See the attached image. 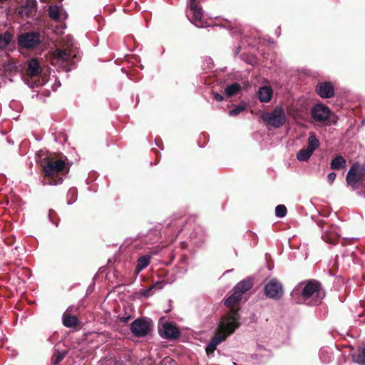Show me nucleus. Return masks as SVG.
<instances>
[{
  "instance_id": "33",
  "label": "nucleus",
  "mask_w": 365,
  "mask_h": 365,
  "mask_svg": "<svg viewBox=\"0 0 365 365\" xmlns=\"http://www.w3.org/2000/svg\"><path fill=\"white\" fill-rule=\"evenodd\" d=\"M335 178H336V173H334V172H331V173H329L328 175H327L328 181L331 184L333 183V182L334 181Z\"/></svg>"
},
{
  "instance_id": "4",
  "label": "nucleus",
  "mask_w": 365,
  "mask_h": 365,
  "mask_svg": "<svg viewBox=\"0 0 365 365\" xmlns=\"http://www.w3.org/2000/svg\"><path fill=\"white\" fill-rule=\"evenodd\" d=\"M260 118L267 126H271L274 128L282 127L287 121L284 110L280 106H276L270 112L263 113Z\"/></svg>"
},
{
  "instance_id": "35",
  "label": "nucleus",
  "mask_w": 365,
  "mask_h": 365,
  "mask_svg": "<svg viewBox=\"0 0 365 365\" xmlns=\"http://www.w3.org/2000/svg\"><path fill=\"white\" fill-rule=\"evenodd\" d=\"M214 98L217 101H221L223 100V96L217 93H215Z\"/></svg>"
},
{
  "instance_id": "26",
  "label": "nucleus",
  "mask_w": 365,
  "mask_h": 365,
  "mask_svg": "<svg viewBox=\"0 0 365 365\" xmlns=\"http://www.w3.org/2000/svg\"><path fill=\"white\" fill-rule=\"evenodd\" d=\"M322 239L324 242L329 244H336L338 241V235L335 233H333V231H326L322 235Z\"/></svg>"
},
{
  "instance_id": "40",
  "label": "nucleus",
  "mask_w": 365,
  "mask_h": 365,
  "mask_svg": "<svg viewBox=\"0 0 365 365\" xmlns=\"http://www.w3.org/2000/svg\"><path fill=\"white\" fill-rule=\"evenodd\" d=\"M230 24H231V22H230V21H228V22H227V25H226L225 26L230 27Z\"/></svg>"
},
{
  "instance_id": "6",
  "label": "nucleus",
  "mask_w": 365,
  "mask_h": 365,
  "mask_svg": "<svg viewBox=\"0 0 365 365\" xmlns=\"http://www.w3.org/2000/svg\"><path fill=\"white\" fill-rule=\"evenodd\" d=\"M41 36L38 32H26L18 37V43L20 47L26 49L36 48L41 43Z\"/></svg>"
},
{
  "instance_id": "5",
  "label": "nucleus",
  "mask_w": 365,
  "mask_h": 365,
  "mask_svg": "<svg viewBox=\"0 0 365 365\" xmlns=\"http://www.w3.org/2000/svg\"><path fill=\"white\" fill-rule=\"evenodd\" d=\"M78 60V52L73 49L63 51L56 49L51 58V64L54 66L59 65L62 68H66L70 63H73Z\"/></svg>"
},
{
  "instance_id": "24",
  "label": "nucleus",
  "mask_w": 365,
  "mask_h": 365,
  "mask_svg": "<svg viewBox=\"0 0 365 365\" xmlns=\"http://www.w3.org/2000/svg\"><path fill=\"white\" fill-rule=\"evenodd\" d=\"M313 152L311 149H309L308 148H303L297 154V159L301 162L307 161L310 158Z\"/></svg>"
},
{
  "instance_id": "25",
  "label": "nucleus",
  "mask_w": 365,
  "mask_h": 365,
  "mask_svg": "<svg viewBox=\"0 0 365 365\" xmlns=\"http://www.w3.org/2000/svg\"><path fill=\"white\" fill-rule=\"evenodd\" d=\"M242 299L240 294L236 293L233 290V293L225 302V304L227 307H232L237 304Z\"/></svg>"
},
{
  "instance_id": "11",
  "label": "nucleus",
  "mask_w": 365,
  "mask_h": 365,
  "mask_svg": "<svg viewBox=\"0 0 365 365\" xmlns=\"http://www.w3.org/2000/svg\"><path fill=\"white\" fill-rule=\"evenodd\" d=\"M264 290L265 295L273 299H279L284 294L282 284L274 278L264 285Z\"/></svg>"
},
{
  "instance_id": "17",
  "label": "nucleus",
  "mask_w": 365,
  "mask_h": 365,
  "mask_svg": "<svg viewBox=\"0 0 365 365\" xmlns=\"http://www.w3.org/2000/svg\"><path fill=\"white\" fill-rule=\"evenodd\" d=\"M64 14L63 9L61 6H51L48 8V15L50 18L56 21H59Z\"/></svg>"
},
{
  "instance_id": "8",
  "label": "nucleus",
  "mask_w": 365,
  "mask_h": 365,
  "mask_svg": "<svg viewBox=\"0 0 365 365\" xmlns=\"http://www.w3.org/2000/svg\"><path fill=\"white\" fill-rule=\"evenodd\" d=\"M188 6L190 11L192 13V17L190 19V15L187 17L190 21L199 28H205L209 26V24L204 21L202 7L196 2V0H190Z\"/></svg>"
},
{
  "instance_id": "38",
  "label": "nucleus",
  "mask_w": 365,
  "mask_h": 365,
  "mask_svg": "<svg viewBox=\"0 0 365 365\" xmlns=\"http://www.w3.org/2000/svg\"><path fill=\"white\" fill-rule=\"evenodd\" d=\"M359 195L365 198V192H359Z\"/></svg>"
},
{
  "instance_id": "34",
  "label": "nucleus",
  "mask_w": 365,
  "mask_h": 365,
  "mask_svg": "<svg viewBox=\"0 0 365 365\" xmlns=\"http://www.w3.org/2000/svg\"><path fill=\"white\" fill-rule=\"evenodd\" d=\"M153 288V287L152 286L149 289H145L143 292V295L146 297H150L152 294L151 291H152Z\"/></svg>"
},
{
  "instance_id": "12",
  "label": "nucleus",
  "mask_w": 365,
  "mask_h": 365,
  "mask_svg": "<svg viewBox=\"0 0 365 365\" xmlns=\"http://www.w3.org/2000/svg\"><path fill=\"white\" fill-rule=\"evenodd\" d=\"M160 335L164 339H177L180 336L178 327L172 323L165 322L158 327Z\"/></svg>"
},
{
  "instance_id": "29",
  "label": "nucleus",
  "mask_w": 365,
  "mask_h": 365,
  "mask_svg": "<svg viewBox=\"0 0 365 365\" xmlns=\"http://www.w3.org/2000/svg\"><path fill=\"white\" fill-rule=\"evenodd\" d=\"M66 354L67 351L55 350L51 358L52 363L54 364L55 365L58 364L64 359Z\"/></svg>"
},
{
  "instance_id": "2",
  "label": "nucleus",
  "mask_w": 365,
  "mask_h": 365,
  "mask_svg": "<svg viewBox=\"0 0 365 365\" xmlns=\"http://www.w3.org/2000/svg\"><path fill=\"white\" fill-rule=\"evenodd\" d=\"M301 293V299L297 300V303H307V304L315 306L320 304L324 294L321 288V284L317 281L312 280L302 282L294 289L292 297Z\"/></svg>"
},
{
  "instance_id": "36",
  "label": "nucleus",
  "mask_w": 365,
  "mask_h": 365,
  "mask_svg": "<svg viewBox=\"0 0 365 365\" xmlns=\"http://www.w3.org/2000/svg\"><path fill=\"white\" fill-rule=\"evenodd\" d=\"M129 319H130V317H122V318L120 319V320H121L122 322H128V320Z\"/></svg>"
},
{
  "instance_id": "20",
  "label": "nucleus",
  "mask_w": 365,
  "mask_h": 365,
  "mask_svg": "<svg viewBox=\"0 0 365 365\" xmlns=\"http://www.w3.org/2000/svg\"><path fill=\"white\" fill-rule=\"evenodd\" d=\"M150 257L149 255H143L138 258L137 261V266L135 268V272L137 273L140 272L143 269H144L150 263Z\"/></svg>"
},
{
  "instance_id": "10",
  "label": "nucleus",
  "mask_w": 365,
  "mask_h": 365,
  "mask_svg": "<svg viewBox=\"0 0 365 365\" xmlns=\"http://www.w3.org/2000/svg\"><path fill=\"white\" fill-rule=\"evenodd\" d=\"M310 114L316 122L325 123L329 119L331 110L327 106L318 103L311 108Z\"/></svg>"
},
{
  "instance_id": "37",
  "label": "nucleus",
  "mask_w": 365,
  "mask_h": 365,
  "mask_svg": "<svg viewBox=\"0 0 365 365\" xmlns=\"http://www.w3.org/2000/svg\"><path fill=\"white\" fill-rule=\"evenodd\" d=\"M240 51V46H238V47L236 48V50L235 51V55H237V54L239 53Z\"/></svg>"
},
{
  "instance_id": "39",
  "label": "nucleus",
  "mask_w": 365,
  "mask_h": 365,
  "mask_svg": "<svg viewBox=\"0 0 365 365\" xmlns=\"http://www.w3.org/2000/svg\"><path fill=\"white\" fill-rule=\"evenodd\" d=\"M56 86H57V87H58V86H61V83H60V82H59V81H56Z\"/></svg>"
},
{
  "instance_id": "22",
  "label": "nucleus",
  "mask_w": 365,
  "mask_h": 365,
  "mask_svg": "<svg viewBox=\"0 0 365 365\" xmlns=\"http://www.w3.org/2000/svg\"><path fill=\"white\" fill-rule=\"evenodd\" d=\"M353 361L359 364L365 365V348H359L352 356Z\"/></svg>"
},
{
  "instance_id": "3",
  "label": "nucleus",
  "mask_w": 365,
  "mask_h": 365,
  "mask_svg": "<svg viewBox=\"0 0 365 365\" xmlns=\"http://www.w3.org/2000/svg\"><path fill=\"white\" fill-rule=\"evenodd\" d=\"M66 168V162L63 160H49L44 166L43 170L46 178L41 180L43 185H57L63 182V177L60 176L59 173Z\"/></svg>"
},
{
  "instance_id": "30",
  "label": "nucleus",
  "mask_w": 365,
  "mask_h": 365,
  "mask_svg": "<svg viewBox=\"0 0 365 365\" xmlns=\"http://www.w3.org/2000/svg\"><path fill=\"white\" fill-rule=\"evenodd\" d=\"M77 190L75 187H71L69 189L67 193L68 197V205L73 204L77 200Z\"/></svg>"
},
{
  "instance_id": "7",
  "label": "nucleus",
  "mask_w": 365,
  "mask_h": 365,
  "mask_svg": "<svg viewBox=\"0 0 365 365\" xmlns=\"http://www.w3.org/2000/svg\"><path fill=\"white\" fill-rule=\"evenodd\" d=\"M153 324L150 320L144 318H138L130 324V330L136 337H143L152 331Z\"/></svg>"
},
{
  "instance_id": "28",
  "label": "nucleus",
  "mask_w": 365,
  "mask_h": 365,
  "mask_svg": "<svg viewBox=\"0 0 365 365\" xmlns=\"http://www.w3.org/2000/svg\"><path fill=\"white\" fill-rule=\"evenodd\" d=\"M241 89V86L239 83H235L231 85H229L225 88V94L228 97H231L235 95L237 92H239Z\"/></svg>"
},
{
  "instance_id": "16",
  "label": "nucleus",
  "mask_w": 365,
  "mask_h": 365,
  "mask_svg": "<svg viewBox=\"0 0 365 365\" xmlns=\"http://www.w3.org/2000/svg\"><path fill=\"white\" fill-rule=\"evenodd\" d=\"M252 283L251 281L242 280L235 285L233 290L236 293L240 294V295L242 297V294L245 293L247 291L250 290L252 288Z\"/></svg>"
},
{
  "instance_id": "18",
  "label": "nucleus",
  "mask_w": 365,
  "mask_h": 365,
  "mask_svg": "<svg viewBox=\"0 0 365 365\" xmlns=\"http://www.w3.org/2000/svg\"><path fill=\"white\" fill-rule=\"evenodd\" d=\"M346 160L341 155H338L334 158L330 163V168L333 170H340L346 167Z\"/></svg>"
},
{
  "instance_id": "32",
  "label": "nucleus",
  "mask_w": 365,
  "mask_h": 365,
  "mask_svg": "<svg viewBox=\"0 0 365 365\" xmlns=\"http://www.w3.org/2000/svg\"><path fill=\"white\" fill-rule=\"evenodd\" d=\"M245 109V106H239L236 107L235 108L230 110L229 111V115L231 116H235L239 115L242 110Z\"/></svg>"
},
{
  "instance_id": "19",
  "label": "nucleus",
  "mask_w": 365,
  "mask_h": 365,
  "mask_svg": "<svg viewBox=\"0 0 365 365\" xmlns=\"http://www.w3.org/2000/svg\"><path fill=\"white\" fill-rule=\"evenodd\" d=\"M319 357L322 363L328 364L333 360V354L329 348H322L319 352Z\"/></svg>"
},
{
  "instance_id": "9",
  "label": "nucleus",
  "mask_w": 365,
  "mask_h": 365,
  "mask_svg": "<svg viewBox=\"0 0 365 365\" xmlns=\"http://www.w3.org/2000/svg\"><path fill=\"white\" fill-rule=\"evenodd\" d=\"M364 168L359 163L352 165L346 174L347 184L355 190L358 187V184L361 181Z\"/></svg>"
},
{
  "instance_id": "23",
  "label": "nucleus",
  "mask_w": 365,
  "mask_h": 365,
  "mask_svg": "<svg viewBox=\"0 0 365 365\" xmlns=\"http://www.w3.org/2000/svg\"><path fill=\"white\" fill-rule=\"evenodd\" d=\"M11 41V35L9 32L6 31L0 34V51L6 48Z\"/></svg>"
},
{
  "instance_id": "15",
  "label": "nucleus",
  "mask_w": 365,
  "mask_h": 365,
  "mask_svg": "<svg viewBox=\"0 0 365 365\" xmlns=\"http://www.w3.org/2000/svg\"><path fill=\"white\" fill-rule=\"evenodd\" d=\"M41 68L39 62L36 58H32L28 64L27 73L31 77L36 76L41 73Z\"/></svg>"
},
{
  "instance_id": "27",
  "label": "nucleus",
  "mask_w": 365,
  "mask_h": 365,
  "mask_svg": "<svg viewBox=\"0 0 365 365\" xmlns=\"http://www.w3.org/2000/svg\"><path fill=\"white\" fill-rule=\"evenodd\" d=\"M319 146V141L314 133H311L308 138L309 149L314 153V151Z\"/></svg>"
},
{
  "instance_id": "41",
  "label": "nucleus",
  "mask_w": 365,
  "mask_h": 365,
  "mask_svg": "<svg viewBox=\"0 0 365 365\" xmlns=\"http://www.w3.org/2000/svg\"><path fill=\"white\" fill-rule=\"evenodd\" d=\"M235 365H237L236 364H235Z\"/></svg>"
},
{
  "instance_id": "14",
  "label": "nucleus",
  "mask_w": 365,
  "mask_h": 365,
  "mask_svg": "<svg viewBox=\"0 0 365 365\" xmlns=\"http://www.w3.org/2000/svg\"><path fill=\"white\" fill-rule=\"evenodd\" d=\"M258 98L261 102L268 103L272 96V89L269 86H262L258 91Z\"/></svg>"
},
{
  "instance_id": "1",
  "label": "nucleus",
  "mask_w": 365,
  "mask_h": 365,
  "mask_svg": "<svg viewBox=\"0 0 365 365\" xmlns=\"http://www.w3.org/2000/svg\"><path fill=\"white\" fill-rule=\"evenodd\" d=\"M240 326L239 314L237 311L232 310L219 322L215 336L210 339L206 347L208 356L213 354L217 345L224 341Z\"/></svg>"
},
{
  "instance_id": "31",
  "label": "nucleus",
  "mask_w": 365,
  "mask_h": 365,
  "mask_svg": "<svg viewBox=\"0 0 365 365\" xmlns=\"http://www.w3.org/2000/svg\"><path fill=\"white\" fill-rule=\"evenodd\" d=\"M287 212V207L284 205H279L275 207V215L277 217H284Z\"/></svg>"
},
{
  "instance_id": "13",
  "label": "nucleus",
  "mask_w": 365,
  "mask_h": 365,
  "mask_svg": "<svg viewBox=\"0 0 365 365\" xmlns=\"http://www.w3.org/2000/svg\"><path fill=\"white\" fill-rule=\"evenodd\" d=\"M317 93L323 98H330L334 95L333 85L330 82H322L316 86Z\"/></svg>"
},
{
  "instance_id": "21",
  "label": "nucleus",
  "mask_w": 365,
  "mask_h": 365,
  "mask_svg": "<svg viewBox=\"0 0 365 365\" xmlns=\"http://www.w3.org/2000/svg\"><path fill=\"white\" fill-rule=\"evenodd\" d=\"M78 320L76 316L63 314V324L66 327H74L78 324Z\"/></svg>"
}]
</instances>
